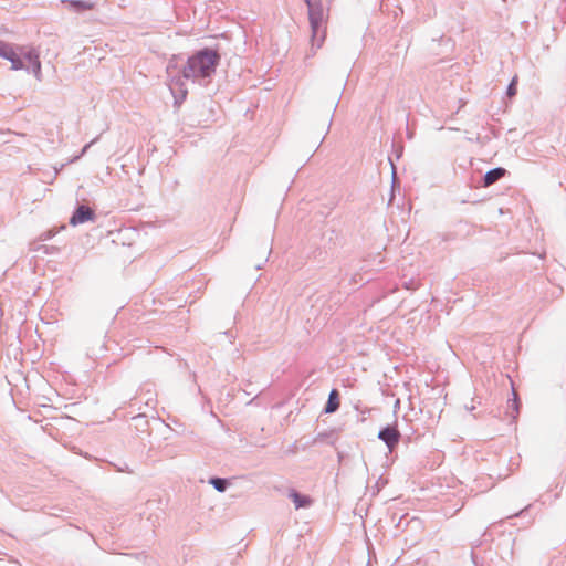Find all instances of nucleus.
<instances>
[{
    "mask_svg": "<svg viewBox=\"0 0 566 566\" xmlns=\"http://www.w3.org/2000/svg\"><path fill=\"white\" fill-rule=\"evenodd\" d=\"M220 59L219 52L214 49L203 48L197 51L188 57L187 63L184 65L181 78L191 80L200 85H207L216 73Z\"/></svg>",
    "mask_w": 566,
    "mask_h": 566,
    "instance_id": "1",
    "label": "nucleus"
},
{
    "mask_svg": "<svg viewBox=\"0 0 566 566\" xmlns=\"http://www.w3.org/2000/svg\"><path fill=\"white\" fill-rule=\"evenodd\" d=\"M304 2L307 6L308 20L312 31V51L311 54L306 55V57H310L315 54V50L319 49L325 40L324 32L319 35L321 27L325 20V12L322 0H304Z\"/></svg>",
    "mask_w": 566,
    "mask_h": 566,
    "instance_id": "2",
    "label": "nucleus"
},
{
    "mask_svg": "<svg viewBox=\"0 0 566 566\" xmlns=\"http://www.w3.org/2000/svg\"><path fill=\"white\" fill-rule=\"evenodd\" d=\"M401 434L396 424H387L378 432V439L386 444L390 452L398 446Z\"/></svg>",
    "mask_w": 566,
    "mask_h": 566,
    "instance_id": "3",
    "label": "nucleus"
},
{
    "mask_svg": "<svg viewBox=\"0 0 566 566\" xmlns=\"http://www.w3.org/2000/svg\"><path fill=\"white\" fill-rule=\"evenodd\" d=\"M96 219V213L95 211L88 207V206H85V205H78L72 217L70 218V224H72L73 227H76L78 224H83L87 221H94Z\"/></svg>",
    "mask_w": 566,
    "mask_h": 566,
    "instance_id": "4",
    "label": "nucleus"
},
{
    "mask_svg": "<svg viewBox=\"0 0 566 566\" xmlns=\"http://www.w3.org/2000/svg\"><path fill=\"white\" fill-rule=\"evenodd\" d=\"M169 87L174 95L175 106L179 107L184 103L188 94V91L185 87L184 78H181L180 76L171 77Z\"/></svg>",
    "mask_w": 566,
    "mask_h": 566,
    "instance_id": "5",
    "label": "nucleus"
},
{
    "mask_svg": "<svg viewBox=\"0 0 566 566\" xmlns=\"http://www.w3.org/2000/svg\"><path fill=\"white\" fill-rule=\"evenodd\" d=\"M287 496L293 501L296 510L306 509L312 504V499L308 495L301 494L294 489L289 490Z\"/></svg>",
    "mask_w": 566,
    "mask_h": 566,
    "instance_id": "6",
    "label": "nucleus"
},
{
    "mask_svg": "<svg viewBox=\"0 0 566 566\" xmlns=\"http://www.w3.org/2000/svg\"><path fill=\"white\" fill-rule=\"evenodd\" d=\"M506 174V169L502 167L493 168L483 176L482 185L483 187H490L496 181H499L501 178H503Z\"/></svg>",
    "mask_w": 566,
    "mask_h": 566,
    "instance_id": "7",
    "label": "nucleus"
},
{
    "mask_svg": "<svg viewBox=\"0 0 566 566\" xmlns=\"http://www.w3.org/2000/svg\"><path fill=\"white\" fill-rule=\"evenodd\" d=\"M339 405H340L339 392L337 391V389H332L329 395H328L327 402H326V405L324 407V412L325 413H333V412L338 410Z\"/></svg>",
    "mask_w": 566,
    "mask_h": 566,
    "instance_id": "8",
    "label": "nucleus"
},
{
    "mask_svg": "<svg viewBox=\"0 0 566 566\" xmlns=\"http://www.w3.org/2000/svg\"><path fill=\"white\" fill-rule=\"evenodd\" d=\"M208 483L214 488L218 492H226L230 485V481L226 478L212 476Z\"/></svg>",
    "mask_w": 566,
    "mask_h": 566,
    "instance_id": "9",
    "label": "nucleus"
},
{
    "mask_svg": "<svg viewBox=\"0 0 566 566\" xmlns=\"http://www.w3.org/2000/svg\"><path fill=\"white\" fill-rule=\"evenodd\" d=\"M66 2L76 12H83V11H86V10H91L93 8V3L88 2V1L67 0Z\"/></svg>",
    "mask_w": 566,
    "mask_h": 566,
    "instance_id": "10",
    "label": "nucleus"
},
{
    "mask_svg": "<svg viewBox=\"0 0 566 566\" xmlns=\"http://www.w3.org/2000/svg\"><path fill=\"white\" fill-rule=\"evenodd\" d=\"M13 52L14 50L11 44L0 40V56L2 59H11L13 56Z\"/></svg>",
    "mask_w": 566,
    "mask_h": 566,
    "instance_id": "11",
    "label": "nucleus"
},
{
    "mask_svg": "<svg viewBox=\"0 0 566 566\" xmlns=\"http://www.w3.org/2000/svg\"><path fill=\"white\" fill-rule=\"evenodd\" d=\"M28 72H32L38 80H41V62L40 59L35 60L24 67Z\"/></svg>",
    "mask_w": 566,
    "mask_h": 566,
    "instance_id": "12",
    "label": "nucleus"
},
{
    "mask_svg": "<svg viewBox=\"0 0 566 566\" xmlns=\"http://www.w3.org/2000/svg\"><path fill=\"white\" fill-rule=\"evenodd\" d=\"M38 59H40L39 53L34 49H30L22 54V60L24 61L25 65L31 64L32 62H34Z\"/></svg>",
    "mask_w": 566,
    "mask_h": 566,
    "instance_id": "13",
    "label": "nucleus"
},
{
    "mask_svg": "<svg viewBox=\"0 0 566 566\" xmlns=\"http://www.w3.org/2000/svg\"><path fill=\"white\" fill-rule=\"evenodd\" d=\"M11 62L12 70H23L25 67V63L15 52H13V56L11 59H7Z\"/></svg>",
    "mask_w": 566,
    "mask_h": 566,
    "instance_id": "14",
    "label": "nucleus"
},
{
    "mask_svg": "<svg viewBox=\"0 0 566 566\" xmlns=\"http://www.w3.org/2000/svg\"><path fill=\"white\" fill-rule=\"evenodd\" d=\"M516 85H517V76H514L510 84L507 85V88H506V95L509 97H513L516 95V92H517V88H516Z\"/></svg>",
    "mask_w": 566,
    "mask_h": 566,
    "instance_id": "15",
    "label": "nucleus"
},
{
    "mask_svg": "<svg viewBox=\"0 0 566 566\" xmlns=\"http://www.w3.org/2000/svg\"><path fill=\"white\" fill-rule=\"evenodd\" d=\"M513 396H514V399L512 400V402L509 401V408L512 407L513 410L515 411V415L513 416V419H515L518 413V410H520V402H518L516 394L514 391H513Z\"/></svg>",
    "mask_w": 566,
    "mask_h": 566,
    "instance_id": "16",
    "label": "nucleus"
},
{
    "mask_svg": "<svg viewBox=\"0 0 566 566\" xmlns=\"http://www.w3.org/2000/svg\"><path fill=\"white\" fill-rule=\"evenodd\" d=\"M177 67L176 63H175V59H171L169 62H168V65H167V73L170 75L172 70H175Z\"/></svg>",
    "mask_w": 566,
    "mask_h": 566,
    "instance_id": "17",
    "label": "nucleus"
},
{
    "mask_svg": "<svg viewBox=\"0 0 566 566\" xmlns=\"http://www.w3.org/2000/svg\"><path fill=\"white\" fill-rule=\"evenodd\" d=\"M53 235H54V233L52 231L43 232L41 234V240L46 241V240L51 239Z\"/></svg>",
    "mask_w": 566,
    "mask_h": 566,
    "instance_id": "18",
    "label": "nucleus"
},
{
    "mask_svg": "<svg viewBox=\"0 0 566 566\" xmlns=\"http://www.w3.org/2000/svg\"><path fill=\"white\" fill-rule=\"evenodd\" d=\"M98 139V137L94 138L91 143L86 144L82 149V155H84L87 149Z\"/></svg>",
    "mask_w": 566,
    "mask_h": 566,
    "instance_id": "19",
    "label": "nucleus"
},
{
    "mask_svg": "<svg viewBox=\"0 0 566 566\" xmlns=\"http://www.w3.org/2000/svg\"><path fill=\"white\" fill-rule=\"evenodd\" d=\"M389 164L392 167V170H396V167H395V164L392 163V160H389Z\"/></svg>",
    "mask_w": 566,
    "mask_h": 566,
    "instance_id": "20",
    "label": "nucleus"
},
{
    "mask_svg": "<svg viewBox=\"0 0 566 566\" xmlns=\"http://www.w3.org/2000/svg\"><path fill=\"white\" fill-rule=\"evenodd\" d=\"M389 164L392 167V170H396V167H395V164L392 163V160H389Z\"/></svg>",
    "mask_w": 566,
    "mask_h": 566,
    "instance_id": "21",
    "label": "nucleus"
},
{
    "mask_svg": "<svg viewBox=\"0 0 566 566\" xmlns=\"http://www.w3.org/2000/svg\"><path fill=\"white\" fill-rule=\"evenodd\" d=\"M389 164L392 167V170H396V167H395V164L392 163V160H389Z\"/></svg>",
    "mask_w": 566,
    "mask_h": 566,
    "instance_id": "22",
    "label": "nucleus"
},
{
    "mask_svg": "<svg viewBox=\"0 0 566 566\" xmlns=\"http://www.w3.org/2000/svg\"><path fill=\"white\" fill-rule=\"evenodd\" d=\"M389 164L392 167V170H396V167H395V164L392 163V160H389Z\"/></svg>",
    "mask_w": 566,
    "mask_h": 566,
    "instance_id": "23",
    "label": "nucleus"
},
{
    "mask_svg": "<svg viewBox=\"0 0 566 566\" xmlns=\"http://www.w3.org/2000/svg\"><path fill=\"white\" fill-rule=\"evenodd\" d=\"M522 512H523V510H522L520 513H514V514H513V516H517V515H520ZM509 517H512V515H510Z\"/></svg>",
    "mask_w": 566,
    "mask_h": 566,
    "instance_id": "24",
    "label": "nucleus"
},
{
    "mask_svg": "<svg viewBox=\"0 0 566 566\" xmlns=\"http://www.w3.org/2000/svg\"><path fill=\"white\" fill-rule=\"evenodd\" d=\"M255 268H256L258 270H260V269L262 268V265H261V264H256V265H255Z\"/></svg>",
    "mask_w": 566,
    "mask_h": 566,
    "instance_id": "25",
    "label": "nucleus"
}]
</instances>
